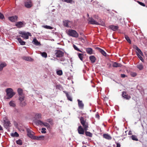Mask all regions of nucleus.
<instances>
[{
  "label": "nucleus",
  "instance_id": "obj_1",
  "mask_svg": "<svg viewBox=\"0 0 147 147\" xmlns=\"http://www.w3.org/2000/svg\"><path fill=\"white\" fill-rule=\"evenodd\" d=\"M7 95L8 97L7 99L11 98L15 95V93L13 92V90L11 88H8L6 89Z\"/></svg>",
  "mask_w": 147,
  "mask_h": 147
},
{
  "label": "nucleus",
  "instance_id": "obj_2",
  "mask_svg": "<svg viewBox=\"0 0 147 147\" xmlns=\"http://www.w3.org/2000/svg\"><path fill=\"white\" fill-rule=\"evenodd\" d=\"M133 47L134 49H135L138 52V53H136L137 55L138 56L140 59L141 61H142V62H143L144 61V60L142 58V57L140 55H143V54L142 52L140 49L137 46L134 45V46Z\"/></svg>",
  "mask_w": 147,
  "mask_h": 147
},
{
  "label": "nucleus",
  "instance_id": "obj_3",
  "mask_svg": "<svg viewBox=\"0 0 147 147\" xmlns=\"http://www.w3.org/2000/svg\"><path fill=\"white\" fill-rule=\"evenodd\" d=\"M80 121L81 124L82 125L84 128L85 131L88 130V123L84 120V118L81 117L80 118Z\"/></svg>",
  "mask_w": 147,
  "mask_h": 147
},
{
  "label": "nucleus",
  "instance_id": "obj_4",
  "mask_svg": "<svg viewBox=\"0 0 147 147\" xmlns=\"http://www.w3.org/2000/svg\"><path fill=\"white\" fill-rule=\"evenodd\" d=\"M67 34L70 36L74 37L77 38L79 35L76 31L73 30H69L67 32Z\"/></svg>",
  "mask_w": 147,
  "mask_h": 147
},
{
  "label": "nucleus",
  "instance_id": "obj_5",
  "mask_svg": "<svg viewBox=\"0 0 147 147\" xmlns=\"http://www.w3.org/2000/svg\"><path fill=\"white\" fill-rule=\"evenodd\" d=\"M3 126L5 128H7L11 124L10 121L6 117L3 118Z\"/></svg>",
  "mask_w": 147,
  "mask_h": 147
},
{
  "label": "nucleus",
  "instance_id": "obj_6",
  "mask_svg": "<svg viewBox=\"0 0 147 147\" xmlns=\"http://www.w3.org/2000/svg\"><path fill=\"white\" fill-rule=\"evenodd\" d=\"M20 34L22 35L21 36H20L26 39L28 38L29 36H31V33L29 32H21L20 33Z\"/></svg>",
  "mask_w": 147,
  "mask_h": 147
},
{
  "label": "nucleus",
  "instance_id": "obj_7",
  "mask_svg": "<svg viewBox=\"0 0 147 147\" xmlns=\"http://www.w3.org/2000/svg\"><path fill=\"white\" fill-rule=\"evenodd\" d=\"M89 24H92L99 25L98 23L94 20L92 18L89 17L88 19Z\"/></svg>",
  "mask_w": 147,
  "mask_h": 147
},
{
  "label": "nucleus",
  "instance_id": "obj_8",
  "mask_svg": "<svg viewBox=\"0 0 147 147\" xmlns=\"http://www.w3.org/2000/svg\"><path fill=\"white\" fill-rule=\"evenodd\" d=\"M24 5L27 8H30L33 5L32 2L31 0L26 1L24 2Z\"/></svg>",
  "mask_w": 147,
  "mask_h": 147
},
{
  "label": "nucleus",
  "instance_id": "obj_9",
  "mask_svg": "<svg viewBox=\"0 0 147 147\" xmlns=\"http://www.w3.org/2000/svg\"><path fill=\"white\" fill-rule=\"evenodd\" d=\"M26 131L27 132V135L30 138L33 139V138L34 136V133L29 128L26 129Z\"/></svg>",
  "mask_w": 147,
  "mask_h": 147
},
{
  "label": "nucleus",
  "instance_id": "obj_10",
  "mask_svg": "<svg viewBox=\"0 0 147 147\" xmlns=\"http://www.w3.org/2000/svg\"><path fill=\"white\" fill-rule=\"evenodd\" d=\"M55 54L57 57H59L63 56L64 55V53L62 51L58 50L57 51Z\"/></svg>",
  "mask_w": 147,
  "mask_h": 147
},
{
  "label": "nucleus",
  "instance_id": "obj_11",
  "mask_svg": "<svg viewBox=\"0 0 147 147\" xmlns=\"http://www.w3.org/2000/svg\"><path fill=\"white\" fill-rule=\"evenodd\" d=\"M84 129L83 128L81 125L79 126L78 129V132L79 134H84Z\"/></svg>",
  "mask_w": 147,
  "mask_h": 147
},
{
  "label": "nucleus",
  "instance_id": "obj_12",
  "mask_svg": "<svg viewBox=\"0 0 147 147\" xmlns=\"http://www.w3.org/2000/svg\"><path fill=\"white\" fill-rule=\"evenodd\" d=\"M33 139L37 140H43L45 139V136H34L33 138Z\"/></svg>",
  "mask_w": 147,
  "mask_h": 147
},
{
  "label": "nucleus",
  "instance_id": "obj_13",
  "mask_svg": "<svg viewBox=\"0 0 147 147\" xmlns=\"http://www.w3.org/2000/svg\"><path fill=\"white\" fill-rule=\"evenodd\" d=\"M122 96L124 98L127 100H129L131 98L130 96L127 94V92L125 91L122 92Z\"/></svg>",
  "mask_w": 147,
  "mask_h": 147
},
{
  "label": "nucleus",
  "instance_id": "obj_14",
  "mask_svg": "<svg viewBox=\"0 0 147 147\" xmlns=\"http://www.w3.org/2000/svg\"><path fill=\"white\" fill-rule=\"evenodd\" d=\"M18 17L16 16H13L11 17H9L8 18L9 20L11 21L14 22L17 21L18 19Z\"/></svg>",
  "mask_w": 147,
  "mask_h": 147
},
{
  "label": "nucleus",
  "instance_id": "obj_15",
  "mask_svg": "<svg viewBox=\"0 0 147 147\" xmlns=\"http://www.w3.org/2000/svg\"><path fill=\"white\" fill-rule=\"evenodd\" d=\"M16 26L18 28H21L24 26V24L22 22H19L16 23Z\"/></svg>",
  "mask_w": 147,
  "mask_h": 147
},
{
  "label": "nucleus",
  "instance_id": "obj_16",
  "mask_svg": "<svg viewBox=\"0 0 147 147\" xmlns=\"http://www.w3.org/2000/svg\"><path fill=\"white\" fill-rule=\"evenodd\" d=\"M78 105L80 109H83L84 108V105L82 103V101L78 99Z\"/></svg>",
  "mask_w": 147,
  "mask_h": 147
},
{
  "label": "nucleus",
  "instance_id": "obj_17",
  "mask_svg": "<svg viewBox=\"0 0 147 147\" xmlns=\"http://www.w3.org/2000/svg\"><path fill=\"white\" fill-rule=\"evenodd\" d=\"M109 28L114 31L117 30L119 28L118 26H115L113 25H111L109 26Z\"/></svg>",
  "mask_w": 147,
  "mask_h": 147
},
{
  "label": "nucleus",
  "instance_id": "obj_18",
  "mask_svg": "<svg viewBox=\"0 0 147 147\" xmlns=\"http://www.w3.org/2000/svg\"><path fill=\"white\" fill-rule=\"evenodd\" d=\"M32 42L34 45H35L36 46H40L41 45V44L40 43L38 42L37 39L35 38L33 39V40L32 41Z\"/></svg>",
  "mask_w": 147,
  "mask_h": 147
},
{
  "label": "nucleus",
  "instance_id": "obj_19",
  "mask_svg": "<svg viewBox=\"0 0 147 147\" xmlns=\"http://www.w3.org/2000/svg\"><path fill=\"white\" fill-rule=\"evenodd\" d=\"M86 50L88 54L91 55L92 53L93 50L92 48H86Z\"/></svg>",
  "mask_w": 147,
  "mask_h": 147
},
{
  "label": "nucleus",
  "instance_id": "obj_20",
  "mask_svg": "<svg viewBox=\"0 0 147 147\" xmlns=\"http://www.w3.org/2000/svg\"><path fill=\"white\" fill-rule=\"evenodd\" d=\"M103 136L104 138L107 140H110L112 139V137L107 134H104Z\"/></svg>",
  "mask_w": 147,
  "mask_h": 147
},
{
  "label": "nucleus",
  "instance_id": "obj_21",
  "mask_svg": "<svg viewBox=\"0 0 147 147\" xmlns=\"http://www.w3.org/2000/svg\"><path fill=\"white\" fill-rule=\"evenodd\" d=\"M98 51L104 56H106L107 55L106 53L102 49L99 48H97Z\"/></svg>",
  "mask_w": 147,
  "mask_h": 147
},
{
  "label": "nucleus",
  "instance_id": "obj_22",
  "mask_svg": "<svg viewBox=\"0 0 147 147\" xmlns=\"http://www.w3.org/2000/svg\"><path fill=\"white\" fill-rule=\"evenodd\" d=\"M7 65L6 63L4 62L1 63L0 64V71H1L3 67L6 66Z\"/></svg>",
  "mask_w": 147,
  "mask_h": 147
},
{
  "label": "nucleus",
  "instance_id": "obj_23",
  "mask_svg": "<svg viewBox=\"0 0 147 147\" xmlns=\"http://www.w3.org/2000/svg\"><path fill=\"white\" fill-rule=\"evenodd\" d=\"M121 65L120 63H117L116 62H114L113 65V66L114 67H121Z\"/></svg>",
  "mask_w": 147,
  "mask_h": 147
},
{
  "label": "nucleus",
  "instance_id": "obj_24",
  "mask_svg": "<svg viewBox=\"0 0 147 147\" xmlns=\"http://www.w3.org/2000/svg\"><path fill=\"white\" fill-rule=\"evenodd\" d=\"M89 59L92 63H94L95 62L96 58L94 56L92 55L90 56L89 57Z\"/></svg>",
  "mask_w": 147,
  "mask_h": 147
},
{
  "label": "nucleus",
  "instance_id": "obj_25",
  "mask_svg": "<svg viewBox=\"0 0 147 147\" xmlns=\"http://www.w3.org/2000/svg\"><path fill=\"white\" fill-rule=\"evenodd\" d=\"M64 92L66 94V95L67 98V99L69 100L70 101H72V99L71 97L68 94V93L66 91H64Z\"/></svg>",
  "mask_w": 147,
  "mask_h": 147
},
{
  "label": "nucleus",
  "instance_id": "obj_26",
  "mask_svg": "<svg viewBox=\"0 0 147 147\" xmlns=\"http://www.w3.org/2000/svg\"><path fill=\"white\" fill-rule=\"evenodd\" d=\"M17 39L21 45H24L25 44V42L22 41L21 39L20 38H18Z\"/></svg>",
  "mask_w": 147,
  "mask_h": 147
},
{
  "label": "nucleus",
  "instance_id": "obj_27",
  "mask_svg": "<svg viewBox=\"0 0 147 147\" xmlns=\"http://www.w3.org/2000/svg\"><path fill=\"white\" fill-rule=\"evenodd\" d=\"M43 123V122L42 121L38 120H37L36 121V124L37 125H42Z\"/></svg>",
  "mask_w": 147,
  "mask_h": 147
},
{
  "label": "nucleus",
  "instance_id": "obj_28",
  "mask_svg": "<svg viewBox=\"0 0 147 147\" xmlns=\"http://www.w3.org/2000/svg\"><path fill=\"white\" fill-rule=\"evenodd\" d=\"M69 21L68 20H65L63 22L64 25L67 27H68V23Z\"/></svg>",
  "mask_w": 147,
  "mask_h": 147
},
{
  "label": "nucleus",
  "instance_id": "obj_29",
  "mask_svg": "<svg viewBox=\"0 0 147 147\" xmlns=\"http://www.w3.org/2000/svg\"><path fill=\"white\" fill-rule=\"evenodd\" d=\"M20 105L22 107H25L27 104L25 100L20 102Z\"/></svg>",
  "mask_w": 147,
  "mask_h": 147
},
{
  "label": "nucleus",
  "instance_id": "obj_30",
  "mask_svg": "<svg viewBox=\"0 0 147 147\" xmlns=\"http://www.w3.org/2000/svg\"><path fill=\"white\" fill-rule=\"evenodd\" d=\"M131 138V139L133 140L136 141H138V139L137 138V137L135 135H132L130 137Z\"/></svg>",
  "mask_w": 147,
  "mask_h": 147
},
{
  "label": "nucleus",
  "instance_id": "obj_31",
  "mask_svg": "<svg viewBox=\"0 0 147 147\" xmlns=\"http://www.w3.org/2000/svg\"><path fill=\"white\" fill-rule=\"evenodd\" d=\"M11 136L13 137H18L19 136V135L18 133L16 132H15L14 133H12L11 134Z\"/></svg>",
  "mask_w": 147,
  "mask_h": 147
},
{
  "label": "nucleus",
  "instance_id": "obj_32",
  "mask_svg": "<svg viewBox=\"0 0 147 147\" xmlns=\"http://www.w3.org/2000/svg\"><path fill=\"white\" fill-rule=\"evenodd\" d=\"M85 134L86 136H89L91 137H92V134L89 131H86Z\"/></svg>",
  "mask_w": 147,
  "mask_h": 147
},
{
  "label": "nucleus",
  "instance_id": "obj_33",
  "mask_svg": "<svg viewBox=\"0 0 147 147\" xmlns=\"http://www.w3.org/2000/svg\"><path fill=\"white\" fill-rule=\"evenodd\" d=\"M18 94L20 96L22 95L23 94V90L20 88H18Z\"/></svg>",
  "mask_w": 147,
  "mask_h": 147
},
{
  "label": "nucleus",
  "instance_id": "obj_34",
  "mask_svg": "<svg viewBox=\"0 0 147 147\" xmlns=\"http://www.w3.org/2000/svg\"><path fill=\"white\" fill-rule=\"evenodd\" d=\"M78 57L82 61H83V56H84L83 54H81L80 53H78Z\"/></svg>",
  "mask_w": 147,
  "mask_h": 147
},
{
  "label": "nucleus",
  "instance_id": "obj_35",
  "mask_svg": "<svg viewBox=\"0 0 147 147\" xmlns=\"http://www.w3.org/2000/svg\"><path fill=\"white\" fill-rule=\"evenodd\" d=\"M137 67L140 70H142L143 68V65L142 64H139V65H137Z\"/></svg>",
  "mask_w": 147,
  "mask_h": 147
},
{
  "label": "nucleus",
  "instance_id": "obj_36",
  "mask_svg": "<svg viewBox=\"0 0 147 147\" xmlns=\"http://www.w3.org/2000/svg\"><path fill=\"white\" fill-rule=\"evenodd\" d=\"M19 100L20 101V102L23 101L25 100V96H23L22 95L21 96H20L19 97Z\"/></svg>",
  "mask_w": 147,
  "mask_h": 147
},
{
  "label": "nucleus",
  "instance_id": "obj_37",
  "mask_svg": "<svg viewBox=\"0 0 147 147\" xmlns=\"http://www.w3.org/2000/svg\"><path fill=\"white\" fill-rule=\"evenodd\" d=\"M42 27L47 29H53V28L52 27L47 25H43Z\"/></svg>",
  "mask_w": 147,
  "mask_h": 147
},
{
  "label": "nucleus",
  "instance_id": "obj_38",
  "mask_svg": "<svg viewBox=\"0 0 147 147\" xmlns=\"http://www.w3.org/2000/svg\"><path fill=\"white\" fill-rule=\"evenodd\" d=\"M125 37L127 41L129 43H131V41L129 37L127 35H125Z\"/></svg>",
  "mask_w": 147,
  "mask_h": 147
},
{
  "label": "nucleus",
  "instance_id": "obj_39",
  "mask_svg": "<svg viewBox=\"0 0 147 147\" xmlns=\"http://www.w3.org/2000/svg\"><path fill=\"white\" fill-rule=\"evenodd\" d=\"M9 104L11 106L14 107L16 106V104L13 101H11L9 103Z\"/></svg>",
  "mask_w": 147,
  "mask_h": 147
},
{
  "label": "nucleus",
  "instance_id": "obj_40",
  "mask_svg": "<svg viewBox=\"0 0 147 147\" xmlns=\"http://www.w3.org/2000/svg\"><path fill=\"white\" fill-rule=\"evenodd\" d=\"M16 143L19 145H21L22 144V141L20 139H19L16 141Z\"/></svg>",
  "mask_w": 147,
  "mask_h": 147
},
{
  "label": "nucleus",
  "instance_id": "obj_41",
  "mask_svg": "<svg viewBox=\"0 0 147 147\" xmlns=\"http://www.w3.org/2000/svg\"><path fill=\"white\" fill-rule=\"evenodd\" d=\"M57 74L58 75L61 76L63 74V72L61 70H59L57 71Z\"/></svg>",
  "mask_w": 147,
  "mask_h": 147
},
{
  "label": "nucleus",
  "instance_id": "obj_42",
  "mask_svg": "<svg viewBox=\"0 0 147 147\" xmlns=\"http://www.w3.org/2000/svg\"><path fill=\"white\" fill-rule=\"evenodd\" d=\"M35 117L36 119H40L41 118V114H40L37 113L35 115Z\"/></svg>",
  "mask_w": 147,
  "mask_h": 147
},
{
  "label": "nucleus",
  "instance_id": "obj_43",
  "mask_svg": "<svg viewBox=\"0 0 147 147\" xmlns=\"http://www.w3.org/2000/svg\"><path fill=\"white\" fill-rule=\"evenodd\" d=\"M42 125L47 127V128H49L50 126L49 124L47 123H43Z\"/></svg>",
  "mask_w": 147,
  "mask_h": 147
},
{
  "label": "nucleus",
  "instance_id": "obj_44",
  "mask_svg": "<svg viewBox=\"0 0 147 147\" xmlns=\"http://www.w3.org/2000/svg\"><path fill=\"white\" fill-rule=\"evenodd\" d=\"M73 47L75 50L78 51L83 53V52L82 51H81L75 45H74Z\"/></svg>",
  "mask_w": 147,
  "mask_h": 147
},
{
  "label": "nucleus",
  "instance_id": "obj_45",
  "mask_svg": "<svg viewBox=\"0 0 147 147\" xmlns=\"http://www.w3.org/2000/svg\"><path fill=\"white\" fill-rule=\"evenodd\" d=\"M62 1H63L70 3H72L73 2V0H62Z\"/></svg>",
  "mask_w": 147,
  "mask_h": 147
},
{
  "label": "nucleus",
  "instance_id": "obj_46",
  "mask_svg": "<svg viewBox=\"0 0 147 147\" xmlns=\"http://www.w3.org/2000/svg\"><path fill=\"white\" fill-rule=\"evenodd\" d=\"M42 56L46 58L47 57V54L46 52H43L41 53Z\"/></svg>",
  "mask_w": 147,
  "mask_h": 147
},
{
  "label": "nucleus",
  "instance_id": "obj_47",
  "mask_svg": "<svg viewBox=\"0 0 147 147\" xmlns=\"http://www.w3.org/2000/svg\"><path fill=\"white\" fill-rule=\"evenodd\" d=\"M24 59L28 61H30V59H31V58L29 57H26L24 58Z\"/></svg>",
  "mask_w": 147,
  "mask_h": 147
},
{
  "label": "nucleus",
  "instance_id": "obj_48",
  "mask_svg": "<svg viewBox=\"0 0 147 147\" xmlns=\"http://www.w3.org/2000/svg\"><path fill=\"white\" fill-rule=\"evenodd\" d=\"M46 129L45 128H42V129L41 132L42 133L45 134L46 133V131H45Z\"/></svg>",
  "mask_w": 147,
  "mask_h": 147
},
{
  "label": "nucleus",
  "instance_id": "obj_49",
  "mask_svg": "<svg viewBox=\"0 0 147 147\" xmlns=\"http://www.w3.org/2000/svg\"><path fill=\"white\" fill-rule=\"evenodd\" d=\"M138 3L140 5L143 6L145 7V4L144 3L142 2H140L139 1H138Z\"/></svg>",
  "mask_w": 147,
  "mask_h": 147
},
{
  "label": "nucleus",
  "instance_id": "obj_50",
  "mask_svg": "<svg viewBox=\"0 0 147 147\" xmlns=\"http://www.w3.org/2000/svg\"><path fill=\"white\" fill-rule=\"evenodd\" d=\"M4 18L3 15L0 12V19H3Z\"/></svg>",
  "mask_w": 147,
  "mask_h": 147
},
{
  "label": "nucleus",
  "instance_id": "obj_51",
  "mask_svg": "<svg viewBox=\"0 0 147 147\" xmlns=\"http://www.w3.org/2000/svg\"><path fill=\"white\" fill-rule=\"evenodd\" d=\"M131 75L132 76L134 77L137 75V74L135 72H133L131 74Z\"/></svg>",
  "mask_w": 147,
  "mask_h": 147
},
{
  "label": "nucleus",
  "instance_id": "obj_52",
  "mask_svg": "<svg viewBox=\"0 0 147 147\" xmlns=\"http://www.w3.org/2000/svg\"><path fill=\"white\" fill-rule=\"evenodd\" d=\"M127 76H126V75H125V74H121V78H125L126 77H127Z\"/></svg>",
  "mask_w": 147,
  "mask_h": 147
},
{
  "label": "nucleus",
  "instance_id": "obj_53",
  "mask_svg": "<svg viewBox=\"0 0 147 147\" xmlns=\"http://www.w3.org/2000/svg\"><path fill=\"white\" fill-rule=\"evenodd\" d=\"M65 60V59L64 58H61L60 59V61H63Z\"/></svg>",
  "mask_w": 147,
  "mask_h": 147
},
{
  "label": "nucleus",
  "instance_id": "obj_54",
  "mask_svg": "<svg viewBox=\"0 0 147 147\" xmlns=\"http://www.w3.org/2000/svg\"><path fill=\"white\" fill-rule=\"evenodd\" d=\"M128 134L129 135H130L132 134V132L131 131H129V132L128 133Z\"/></svg>",
  "mask_w": 147,
  "mask_h": 147
},
{
  "label": "nucleus",
  "instance_id": "obj_55",
  "mask_svg": "<svg viewBox=\"0 0 147 147\" xmlns=\"http://www.w3.org/2000/svg\"><path fill=\"white\" fill-rule=\"evenodd\" d=\"M99 115L98 114H96V117L97 118H99Z\"/></svg>",
  "mask_w": 147,
  "mask_h": 147
},
{
  "label": "nucleus",
  "instance_id": "obj_56",
  "mask_svg": "<svg viewBox=\"0 0 147 147\" xmlns=\"http://www.w3.org/2000/svg\"><path fill=\"white\" fill-rule=\"evenodd\" d=\"M3 130V129L1 125H0V130Z\"/></svg>",
  "mask_w": 147,
  "mask_h": 147
},
{
  "label": "nucleus",
  "instance_id": "obj_57",
  "mask_svg": "<svg viewBox=\"0 0 147 147\" xmlns=\"http://www.w3.org/2000/svg\"><path fill=\"white\" fill-rule=\"evenodd\" d=\"M48 121V122H50V124H52V122L51 121H50V120Z\"/></svg>",
  "mask_w": 147,
  "mask_h": 147
},
{
  "label": "nucleus",
  "instance_id": "obj_58",
  "mask_svg": "<svg viewBox=\"0 0 147 147\" xmlns=\"http://www.w3.org/2000/svg\"><path fill=\"white\" fill-rule=\"evenodd\" d=\"M80 35H83V33H82V32H80Z\"/></svg>",
  "mask_w": 147,
  "mask_h": 147
},
{
  "label": "nucleus",
  "instance_id": "obj_59",
  "mask_svg": "<svg viewBox=\"0 0 147 147\" xmlns=\"http://www.w3.org/2000/svg\"><path fill=\"white\" fill-rule=\"evenodd\" d=\"M87 16L88 17H89V15L88 14H87Z\"/></svg>",
  "mask_w": 147,
  "mask_h": 147
}]
</instances>
